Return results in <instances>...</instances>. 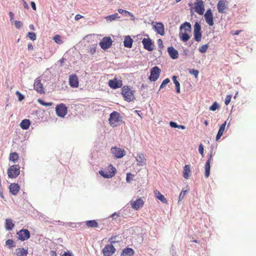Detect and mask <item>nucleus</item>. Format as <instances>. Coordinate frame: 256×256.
<instances>
[{
  "mask_svg": "<svg viewBox=\"0 0 256 256\" xmlns=\"http://www.w3.org/2000/svg\"><path fill=\"white\" fill-rule=\"evenodd\" d=\"M112 152L116 158H122L125 155V151L124 149L117 147L112 148Z\"/></svg>",
  "mask_w": 256,
  "mask_h": 256,
  "instance_id": "nucleus-15",
  "label": "nucleus"
},
{
  "mask_svg": "<svg viewBox=\"0 0 256 256\" xmlns=\"http://www.w3.org/2000/svg\"><path fill=\"white\" fill-rule=\"evenodd\" d=\"M226 0H220L218 2L217 7L218 12L220 13H224V10L226 8Z\"/></svg>",
  "mask_w": 256,
  "mask_h": 256,
  "instance_id": "nucleus-24",
  "label": "nucleus"
},
{
  "mask_svg": "<svg viewBox=\"0 0 256 256\" xmlns=\"http://www.w3.org/2000/svg\"><path fill=\"white\" fill-rule=\"evenodd\" d=\"M22 1L24 2V8L28 10L29 8V6H28V4L26 2L24 1V0H22Z\"/></svg>",
  "mask_w": 256,
  "mask_h": 256,
  "instance_id": "nucleus-63",
  "label": "nucleus"
},
{
  "mask_svg": "<svg viewBox=\"0 0 256 256\" xmlns=\"http://www.w3.org/2000/svg\"><path fill=\"white\" fill-rule=\"evenodd\" d=\"M112 40L110 36H106L102 38L99 44L102 49L106 50L112 46Z\"/></svg>",
  "mask_w": 256,
  "mask_h": 256,
  "instance_id": "nucleus-9",
  "label": "nucleus"
},
{
  "mask_svg": "<svg viewBox=\"0 0 256 256\" xmlns=\"http://www.w3.org/2000/svg\"><path fill=\"white\" fill-rule=\"evenodd\" d=\"M34 88V90H36L40 94L44 93V89L39 78H36L35 80Z\"/></svg>",
  "mask_w": 256,
  "mask_h": 256,
  "instance_id": "nucleus-14",
  "label": "nucleus"
},
{
  "mask_svg": "<svg viewBox=\"0 0 256 256\" xmlns=\"http://www.w3.org/2000/svg\"><path fill=\"white\" fill-rule=\"evenodd\" d=\"M28 50H34V46L32 44L30 43L28 44Z\"/></svg>",
  "mask_w": 256,
  "mask_h": 256,
  "instance_id": "nucleus-61",
  "label": "nucleus"
},
{
  "mask_svg": "<svg viewBox=\"0 0 256 256\" xmlns=\"http://www.w3.org/2000/svg\"><path fill=\"white\" fill-rule=\"evenodd\" d=\"M30 124V120L28 119H24L21 122L20 126L23 130H27L29 128Z\"/></svg>",
  "mask_w": 256,
  "mask_h": 256,
  "instance_id": "nucleus-28",
  "label": "nucleus"
},
{
  "mask_svg": "<svg viewBox=\"0 0 256 256\" xmlns=\"http://www.w3.org/2000/svg\"><path fill=\"white\" fill-rule=\"evenodd\" d=\"M180 30L184 29L186 32H190L192 29L191 24L188 22H184L180 25Z\"/></svg>",
  "mask_w": 256,
  "mask_h": 256,
  "instance_id": "nucleus-29",
  "label": "nucleus"
},
{
  "mask_svg": "<svg viewBox=\"0 0 256 256\" xmlns=\"http://www.w3.org/2000/svg\"><path fill=\"white\" fill-rule=\"evenodd\" d=\"M134 250L130 248H126L122 250L120 256H134Z\"/></svg>",
  "mask_w": 256,
  "mask_h": 256,
  "instance_id": "nucleus-25",
  "label": "nucleus"
},
{
  "mask_svg": "<svg viewBox=\"0 0 256 256\" xmlns=\"http://www.w3.org/2000/svg\"><path fill=\"white\" fill-rule=\"evenodd\" d=\"M18 236V238L24 241L30 238V234L28 229H22L16 233Z\"/></svg>",
  "mask_w": 256,
  "mask_h": 256,
  "instance_id": "nucleus-10",
  "label": "nucleus"
},
{
  "mask_svg": "<svg viewBox=\"0 0 256 256\" xmlns=\"http://www.w3.org/2000/svg\"><path fill=\"white\" fill-rule=\"evenodd\" d=\"M144 48L148 51H152L154 50V44L150 38H144L142 40Z\"/></svg>",
  "mask_w": 256,
  "mask_h": 256,
  "instance_id": "nucleus-13",
  "label": "nucleus"
},
{
  "mask_svg": "<svg viewBox=\"0 0 256 256\" xmlns=\"http://www.w3.org/2000/svg\"><path fill=\"white\" fill-rule=\"evenodd\" d=\"M212 151L210 152V153L208 154V160H206V163L205 164L204 166V169H205V176L206 178H208L209 177L210 174V161L212 160Z\"/></svg>",
  "mask_w": 256,
  "mask_h": 256,
  "instance_id": "nucleus-16",
  "label": "nucleus"
},
{
  "mask_svg": "<svg viewBox=\"0 0 256 256\" xmlns=\"http://www.w3.org/2000/svg\"><path fill=\"white\" fill-rule=\"evenodd\" d=\"M198 151L199 152L204 156V146L202 144H200L198 146Z\"/></svg>",
  "mask_w": 256,
  "mask_h": 256,
  "instance_id": "nucleus-56",
  "label": "nucleus"
},
{
  "mask_svg": "<svg viewBox=\"0 0 256 256\" xmlns=\"http://www.w3.org/2000/svg\"><path fill=\"white\" fill-rule=\"evenodd\" d=\"M82 224H83L82 222L75 223V222H70L66 223V226H68L72 227L73 228H79Z\"/></svg>",
  "mask_w": 256,
  "mask_h": 256,
  "instance_id": "nucleus-41",
  "label": "nucleus"
},
{
  "mask_svg": "<svg viewBox=\"0 0 256 256\" xmlns=\"http://www.w3.org/2000/svg\"><path fill=\"white\" fill-rule=\"evenodd\" d=\"M69 84L71 87L76 88L78 86V80L76 74H72L69 76Z\"/></svg>",
  "mask_w": 256,
  "mask_h": 256,
  "instance_id": "nucleus-19",
  "label": "nucleus"
},
{
  "mask_svg": "<svg viewBox=\"0 0 256 256\" xmlns=\"http://www.w3.org/2000/svg\"><path fill=\"white\" fill-rule=\"evenodd\" d=\"M6 244L8 246L9 248L16 246L14 241L12 240L8 239L6 242Z\"/></svg>",
  "mask_w": 256,
  "mask_h": 256,
  "instance_id": "nucleus-43",
  "label": "nucleus"
},
{
  "mask_svg": "<svg viewBox=\"0 0 256 256\" xmlns=\"http://www.w3.org/2000/svg\"><path fill=\"white\" fill-rule=\"evenodd\" d=\"M144 204V202L141 198L137 199L136 201L132 202V208L135 210H138L142 208Z\"/></svg>",
  "mask_w": 256,
  "mask_h": 256,
  "instance_id": "nucleus-20",
  "label": "nucleus"
},
{
  "mask_svg": "<svg viewBox=\"0 0 256 256\" xmlns=\"http://www.w3.org/2000/svg\"><path fill=\"white\" fill-rule=\"evenodd\" d=\"M170 82V80L169 78H166L164 79L162 82L160 86V89L162 88L166 84H167L168 83H169Z\"/></svg>",
  "mask_w": 256,
  "mask_h": 256,
  "instance_id": "nucleus-50",
  "label": "nucleus"
},
{
  "mask_svg": "<svg viewBox=\"0 0 256 256\" xmlns=\"http://www.w3.org/2000/svg\"><path fill=\"white\" fill-rule=\"evenodd\" d=\"M208 44L202 45V46L199 48L198 50L202 54L205 53L208 48Z\"/></svg>",
  "mask_w": 256,
  "mask_h": 256,
  "instance_id": "nucleus-45",
  "label": "nucleus"
},
{
  "mask_svg": "<svg viewBox=\"0 0 256 256\" xmlns=\"http://www.w3.org/2000/svg\"><path fill=\"white\" fill-rule=\"evenodd\" d=\"M170 254L172 255V256H177L176 248L174 245H172L171 246L170 250Z\"/></svg>",
  "mask_w": 256,
  "mask_h": 256,
  "instance_id": "nucleus-53",
  "label": "nucleus"
},
{
  "mask_svg": "<svg viewBox=\"0 0 256 256\" xmlns=\"http://www.w3.org/2000/svg\"><path fill=\"white\" fill-rule=\"evenodd\" d=\"M180 38L184 42H187L190 39V36L186 32H180Z\"/></svg>",
  "mask_w": 256,
  "mask_h": 256,
  "instance_id": "nucleus-37",
  "label": "nucleus"
},
{
  "mask_svg": "<svg viewBox=\"0 0 256 256\" xmlns=\"http://www.w3.org/2000/svg\"><path fill=\"white\" fill-rule=\"evenodd\" d=\"M120 213L114 212V214H112L110 217L112 218L113 219H116L118 216H120Z\"/></svg>",
  "mask_w": 256,
  "mask_h": 256,
  "instance_id": "nucleus-59",
  "label": "nucleus"
},
{
  "mask_svg": "<svg viewBox=\"0 0 256 256\" xmlns=\"http://www.w3.org/2000/svg\"><path fill=\"white\" fill-rule=\"evenodd\" d=\"M190 166L186 165L184 168L183 176L186 178L188 179L190 177Z\"/></svg>",
  "mask_w": 256,
  "mask_h": 256,
  "instance_id": "nucleus-33",
  "label": "nucleus"
},
{
  "mask_svg": "<svg viewBox=\"0 0 256 256\" xmlns=\"http://www.w3.org/2000/svg\"><path fill=\"white\" fill-rule=\"evenodd\" d=\"M90 52L92 54H94L96 52V47H92L90 48Z\"/></svg>",
  "mask_w": 256,
  "mask_h": 256,
  "instance_id": "nucleus-60",
  "label": "nucleus"
},
{
  "mask_svg": "<svg viewBox=\"0 0 256 256\" xmlns=\"http://www.w3.org/2000/svg\"><path fill=\"white\" fill-rule=\"evenodd\" d=\"M170 125L172 128H181L182 130L185 129V126L183 125H178L176 122H170Z\"/></svg>",
  "mask_w": 256,
  "mask_h": 256,
  "instance_id": "nucleus-40",
  "label": "nucleus"
},
{
  "mask_svg": "<svg viewBox=\"0 0 256 256\" xmlns=\"http://www.w3.org/2000/svg\"><path fill=\"white\" fill-rule=\"evenodd\" d=\"M155 30L161 36L164 34V26L162 22H158L154 26Z\"/></svg>",
  "mask_w": 256,
  "mask_h": 256,
  "instance_id": "nucleus-22",
  "label": "nucleus"
},
{
  "mask_svg": "<svg viewBox=\"0 0 256 256\" xmlns=\"http://www.w3.org/2000/svg\"><path fill=\"white\" fill-rule=\"evenodd\" d=\"M119 18H120V16L118 13H115L114 14L108 16L105 18L106 20L109 22L115 20H116Z\"/></svg>",
  "mask_w": 256,
  "mask_h": 256,
  "instance_id": "nucleus-31",
  "label": "nucleus"
},
{
  "mask_svg": "<svg viewBox=\"0 0 256 256\" xmlns=\"http://www.w3.org/2000/svg\"><path fill=\"white\" fill-rule=\"evenodd\" d=\"M116 252V248L112 244L106 245L102 250V254L104 256H112Z\"/></svg>",
  "mask_w": 256,
  "mask_h": 256,
  "instance_id": "nucleus-12",
  "label": "nucleus"
},
{
  "mask_svg": "<svg viewBox=\"0 0 256 256\" xmlns=\"http://www.w3.org/2000/svg\"><path fill=\"white\" fill-rule=\"evenodd\" d=\"M136 91L130 88V86H124L122 88V94L124 100L127 102H134L136 99L134 94Z\"/></svg>",
  "mask_w": 256,
  "mask_h": 256,
  "instance_id": "nucleus-1",
  "label": "nucleus"
},
{
  "mask_svg": "<svg viewBox=\"0 0 256 256\" xmlns=\"http://www.w3.org/2000/svg\"><path fill=\"white\" fill-rule=\"evenodd\" d=\"M186 192V190H182L181 191V192L180 194V196H179V200H182L184 198Z\"/></svg>",
  "mask_w": 256,
  "mask_h": 256,
  "instance_id": "nucleus-58",
  "label": "nucleus"
},
{
  "mask_svg": "<svg viewBox=\"0 0 256 256\" xmlns=\"http://www.w3.org/2000/svg\"><path fill=\"white\" fill-rule=\"evenodd\" d=\"M28 38L32 40H36V34L34 32H28Z\"/></svg>",
  "mask_w": 256,
  "mask_h": 256,
  "instance_id": "nucleus-49",
  "label": "nucleus"
},
{
  "mask_svg": "<svg viewBox=\"0 0 256 256\" xmlns=\"http://www.w3.org/2000/svg\"><path fill=\"white\" fill-rule=\"evenodd\" d=\"M219 108V106L216 102H214L210 107L209 110L212 111H215L216 110Z\"/></svg>",
  "mask_w": 256,
  "mask_h": 256,
  "instance_id": "nucleus-47",
  "label": "nucleus"
},
{
  "mask_svg": "<svg viewBox=\"0 0 256 256\" xmlns=\"http://www.w3.org/2000/svg\"><path fill=\"white\" fill-rule=\"evenodd\" d=\"M16 96H18V101L22 102L24 98V96L19 91H16Z\"/></svg>",
  "mask_w": 256,
  "mask_h": 256,
  "instance_id": "nucleus-51",
  "label": "nucleus"
},
{
  "mask_svg": "<svg viewBox=\"0 0 256 256\" xmlns=\"http://www.w3.org/2000/svg\"><path fill=\"white\" fill-rule=\"evenodd\" d=\"M30 5H31V6H32V8L34 10H36V4H35L34 2H30Z\"/></svg>",
  "mask_w": 256,
  "mask_h": 256,
  "instance_id": "nucleus-62",
  "label": "nucleus"
},
{
  "mask_svg": "<svg viewBox=\"0 0 256 256\" xmlns=\"http://www.w3.org/2000/svg\"><path fill=\"white\" fill-rule=\"evenodd\" d=\"M226 122H224L220 127L218 132L216 136V140H218L223 134V132L225 129Z\"/></svg>",
  "mask_w": 256,
  "mask_h": 256,
  "instance_id": "nucleus-27",
  "label": "nucleus"
},
{
  "mask_svg": "<svg viewBox=\"0 0 256 256\" xmlns=\"http://www.w3.org/2000/svg\"><path fill=\"white\" fill-rule=\"evenodd\" d=\"M56 112L58 116L64 118L67 114L68 108L64 104H60L56 106Z\"/></svg>",
  "mask_w": 256,
  "mask_h": 256,
  "instance_id": "nucleus-6",
  "label": "nucleus"
},
{
  "mask_svg": "<svg viewBox=\"0 0 256 256\" xmlns=\"http://www.w3.org/2000/svg\"><path fill=\"white\" fill-rule=\"evenodd\" d=\"M194 39L199 42L202 39L201 26L199 23L196 22L194 25Z\"/></svg>",
  "mask_w": 256,
  "mask_h": 256,
  "instance_id": "nucleus-7",
  "label": "nucleus"
},
{
  "mask_svg": "<svg viewBox=\"0 0 256 256\" xmlns=\"http://www.w3.org/2000/svg\"><path fill=\"white\" fill-rule=\"evenodd\" d=\"M62 256H72V254L69 252H64V253Z\"/></svg>",
  "mask_w": 256,
  "mask_h": 256,
  "instance_id": "nucleus-64",
  "label": "nucleus"
},
{
  "mask_svg": "<svg viewBox=\"0 0 256 256\" xmlns=\"http://www.w3.org/2000/svg\"><path fill=\"white\" fill-rule=\"evenodd\" d=\"M177 76H174L172 78V79L173 80L174 83V84L176 88V92L178 94L180 93V82L176 80Z\"/></svg>",
  "mask_w": 256,
  "mask_h": 256,
  "instance_id": "nucleus-34",
  "label": "nucleus"
},
{
  "mask_svg": "<svg viewBox=\"0 0 256 256\" xmlns=\"http://www.w3.org/2000/svg\"><path fill=\"white\" fill-rule=\"evenodd\" d=\"M168 52L170 56V57L173 59L175 60L178 58V52L173 47L170 46L168 48Z\"/></svg>",
  "mask_w": 256,
  "mask_h": 256,
  "instance_id": "nucleus-21",
  "label": "nucleus"
},
{
  "mask_svg": "<svg viewBox=\"0 0 256 256\" xmlns=\"http://www.w3.org/2000/svg\"><path fill=\"white\" fill-rule=\"evenodd\" d=\"M18 252H17V256H26L28 254V250H25L24 248H18Z\"/></svg>",
  "mask_w": 256,
  "mask_h": 256,
  "instance_id": "nucleus-39",
  "label": "nucleus"
},
{
  "mask_svg": "<svg viewBox=\"0 0 256 256\" xmlns=\"http://www.w3.org/2000/svg\"><path fill=\"white\" fill-rule=\"evenodd\" d=\"M14 226L12 220L11 219H6V220L5 228L7 230H11Z\"/></svg>",
  "mask_w": 256,
  "mask_h": 256,
  "instance_id": "nucleus-30",
  "label": "nucleus"
},
{
  "mask_svg": "<svg viewBox=\"0 0 256 256\" xmlns=\"http://www.w3.org/2000/svg\"><path fill=\"white\" fill-rule=\"evenodd\" d=\"M158 48H160V49L163 48L164 44H163V42H162V39L160 38L158 40Z\"/></svg>",
  "mask_w": 256,
  "mask_h": 256,
  "instance_id": "nucleus-57",
  "label": "nucleus"
},
{
  "mask_svg": "<svg viewBox=\"0 0 256 256\" xmlns=\"http://www.w3.org/2000/svg\"><path fill=\"white\" fill-rule=\"evenodd\" d=\"M118 236H114L110 238L108 242H110V244L113 245L115 243L118 242L119 240H116Z\"/></svg>",
  "mask_w": 256,
  "mask_h": 256,
  "instance_id": "nucleus-44",
  "label": "nucleus"
},
{
  "mask_svg": "<svg viewBox=\"0 0 256 256\" xmlns=\"http://www.w3.org/2000/svg\"><path fill=\"white\" fill-rule=\"evenodd\" d=\"M188 72L190 74L192 75H194L196 78L198 77V74H199L198 70L195 69H189Z\"/></svg>",
  "mask_w": 256,
  "mask_h": 256,
  "instance_id": "nucleus-46",
  "label": "nucleus"
},
{
  "mask_svg": "<svg viewBox=\"0 0 256 256\" xmlns=\"http://www.w3.org/2000/svg\"><path fill=\"white\" fill-rule=\"evenodd\" d=\"M53 40L56 43L58 44H61L64 42L62 39V36L58 34L55 35L53 38Z\"/></svg>",
  "mask_w": 256,
  "mask_h": 256,
  "instance_id": "nucleus-38",
  "label": "nucleus"
},
{
  "mask_svg": "<svg viewBox=\"0 0 256 256\" xmlns=\"http://www.w3.org/2000/svg\"><path fill=\"white\" fill-rule=\"evenodd\" d=\"M38 102L42 106H51L52 105V102H44L43 100L39 99Z\"/></svg>",
  "mask_w": 256,
  "mask_h": 256,
  "instance_id": "nucleus-52",
  "label": "nucleus"
},
{
  "mask_svg": "<svg viewBox=\"0 0 256 256\" xmlns=\"http://www.w3.org/2000/svg\"><path fill=\"white\" fill-rule=\"evenodd\" d=\"M156 196L158 199L160 200L162 202L165 204L167 202V200L164 198V196L161 194V193L158 191H156L154 192Z\"/></svg>",
  "mask_w": 256,
  "mask_h": 256,
  "instance_id": "nucleus-32",
  "label": "nucleus"
},
{
  "mask_svg": "<svg viewBox=\"0 0 256 256\" xmlns=\"http://www.w3.org/2000/svg\"><path fill=\"white\" fill-rule=\"evenodd\" d=\"M194 4L195 12L200 15L203 14L204 11V2L202 0H196Z\"/></svg>",
  "mask_w": 256,
  "mask_h": 256,
  "instance_id": "nucleus-11",
  "label": "nucleus"
},
{
  "mask_svg": "<svg viewBox=\"0 0 256 256\" xmlns=\"http://www.w3.org/2000/svg\"><path fill=\"white\" fill-rule=\"evenodd\" d=\"M136 158L138 166H142L146 164V160L144 154L138 153Z\"/></svg>",
  "mask_w": 256,
  "mask_h": 256,
  "instance_id": "nucleus-18",
  "label": "nucleus"
},
{
  "mask_svg": "<svg viewBox=\"0 0 256 256\" xmlns=\"http://www.w3.org/2000/svg\"><path fill=\"white\" fill-rule=\"evenodd\" d=\"M204 18L206 23L210 26L214 25V18L213 14L210 9H208L206 10L204 14Z\"/></svg>",
  "mask_w": 256,
  "mask_h": 256,
  "instance_id": "nucleus-17",
  "label": "nucleus"
},
{
  "mask_svg": "<svg viewBox=\"0 0 256 256\" xmlns=\"http://www.w3.org/2000/svg\"><path fill=\"white\" fill-rule=\"evenodd\" d=\"M20 186L18 184H10L9 186L10 192L13 195H16L20 190Z\"/></svg>",
  "mask_w": 256,
  "mask_h": 256,
  "instance_id": "nucleus-23",
  "label": "nucleus"
},
{
  "mask_svg": "<svg viewBox=\"0 0 256 256\" xmlns=\"http://www.w3.org/2000/svg\"><path fill=\"white\" fill-rule=\"evenodd\" d=\"M108 121L110 126L114 128L118 126L117 123L122 122V117L119 112L114 111L110 114Z\"/></svg>",
  "mask_w": 256,
  "mask_h": 256,
  "instance_id": "nucleus-2",
  "label": "nucleus"
},
{
  "mask_svg": "<svg viewBox=\"0 0 256 256\" xmlns=\"http://www.w3.org/2000/svg\"><path fill=\"white\" fill-rule=\"evenodd\" d=\"M14 24L16 27L18 29H20L22 26V22L18 20L14 21Z\"/></svg>",
  "mask_w": 256,
  "mask_h": 256,
  "instance_id": "nucleus-54",
  "label": "nucleus"
},
{
  "mask_svg": "<svg viewBox=\"0 0 256 256\" xmlns=\"http://www.w3.org/2000/svg\"><path fill=\"white\" fill-rule=\"evenodd\" d=\"M19 156L16 152L10 153L9 156V160L10 161L13 162H16L18 161Z\"/></svg>",
  "mask_w": 256,
  "mask_h": 256,
  "instance_id": "nucleus-35",
  "label": "nucleus"
},
{
  "mask_svg": "<svg viewBox=\"0 0 256 256\" xmlns=\"http://www.w3.org/2000/svg\"><path fill=\"white\" fill-rule=\"evenodd\" d=\"M116 171V168L112 164H110L106 170H100L99 174L104 178H110L115 175Z\"/></svg>",
  "mask_w": 256,
  "mask_h": 256,
  "instance_id": "nucleus-3",
  "label": "nucleus"
},
{
  "mask_svg": "<svg viewBox=\"0 0 256 256\" xmlns=\"http://www.w3.org/2000/svg\"><path fill=\"white\" fill-rule=\"evenodd\" d=\"M86 224L88 227L97 228L98 227V223L95 220H90L86 222Z\"/></svg>",
  "mask_w": 256,
  "mask_h": 256,
  "instance_id": "nucleus-36",
  "label": "nucleus"
},
{
  "mask_svg": "<svg viewBox=\"0 0 256 256\" xmlns=\"http://www.w3.org/2000/svg\"><path fill=\"white\" fill-rule=\"evenodd\" d=\"M20 174V166L18 164L10 166L8 170V174L10 178H16Z\"/></svg>",
  "mask_w": 256,
  "mask_h": 256,
  "instance_id": "nucleus-4",
  "label": "nucleus"
},
{
  "mask_svg": "<svg viewBox=\"0 0 256 256\" xmlns=\"http://www.w3.org/2000/svg\"><path fill=\"white\" fill-rule=\"evenodd\" d=\"M161 72L160 69L157 66L153 67L150 70V74L148 78V79L151 82L156 81L160 77V74Z\"/></svg>",
  "mask_w": 256,
  "mask_h": 256,
  "instance_id": "nucleus-5",
  "label": "nucleus"
},
{
  "mask_svg": "<svg viewBox=\"0 0 256 256\" xmlns=\"http://www.w3.org/2000/svg\"><path fill=\"white\" fill-rule=\"evenodd\" d=\"M108 85L110 88L116 90L122 87V81L120 79L114 78L112 80H109Z\"/></svg>",
  "mask_w": 256,
  "mask_h": 256,
  "instance_id": "nucleus-8",
  "label": "nucleus"
},
{
  "mask_svg": "<svg viewBox=\"0 0 256 256\" xmlns=\"http://www.w3.org/2000/svg\"><path fill=\"white\" fill-rule=\"evenodd\" d=\"M118 12L120 14H122V15H124L125 16H127V14H128V15H129L130 16H132L133 18H134V15L132 13L127 11L126 10H122V9H119L118 10Z\"/></svg>",
  "mask_w": 256,
  "mask_h": 256,
  "instance_id": "nucleus-42",
  "label": "nucleus"
},
{
  "mask_svg": "<svg viewBox=\"0 0 256 256\" xmlns=\"http://www.w3.org/2000/svg\"><path fill=\"white\" fill-rule=\"evenodd\" d=\"M231 98H232L231 95L226 96V97L225 102H224V103L226 105H228L230 104V100H231Z\"/></svg>",
  "mask_w": 256,
  "mask_h": 256,
  "instance_id": "nucleus-55",
  "label": "nucleus"
},
{
  "mask_svg": "<svg viewBox=\"0 0 256 256\" xmlns=\"http://www.w3.org/2000/svg\"><path fill=\"white\" fill-rule=\"evenodd\" d=\"M133 40L130 36H126L124 38V45L128 48H131L132 46Z\"/></svg>",
  "mask_w": 256,
  "mask_h": 256,
  "instance_id": "nucleus-26",
  "label": "nucleus"
},
{
  "mask_svg": "<svg viewBox=\"0 0 256 256\" xmlns=\"http://www.w3.org/2000/svg\"><path fill=\"white\" fill-rule=\"evenodd\" d=\"M134 176L131 173H128L126 174V181L127 182L130 183L132 180H133Z\"/></svg>",
  "mask_w": 256,
  "mask_h": 256,
  "instance_id": "nucleus-48",
  "label": "nucleus"
}]
</instances>
